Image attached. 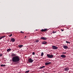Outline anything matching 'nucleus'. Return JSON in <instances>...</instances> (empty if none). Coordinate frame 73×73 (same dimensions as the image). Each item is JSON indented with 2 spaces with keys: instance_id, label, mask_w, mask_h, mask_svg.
I'll return each instance as SVG.
<instances>
[{
  "instance_id": "412c9836",
  "label": "nucleus",
  "mask_w": 73,
  "mask_h": 73,
  "mask_svg": "<svg viewBox=\"0 0 73 73\" xmlns=\"http://www.w3.org/2000/svg\"><path fill=\"white\" fill-rule=\"evenodd\" d=\"M36 42L37 43L38 42H39V40H36Z\"/></svg>"
},
{
  "instance_id": "c756f323",
  "label": "nucleus",
  "mask_w": 73,
  "mask_h": 73,
  "mask_svg": "<svg viewBox=\"0 0 73 73\" xmlns=\"http://www.w3.org/2000/svg\"><path fill=\"white\" fill-rule=\"evenodd\" d=\"M39 69H42V67H40L39 68Z\"/></svg>"
},
{
  "instance_id": "4be33fe9",
  "label": "nucleus",
  "mask_w": 73,
  "mask_h": 73,
  "mask_svg": "<svg viewBox=\"0 0 73 73\" xmlns=\"http://www.w3.org/2000/svg\"><path fill=\"white\" fill-rule=\"evenodd\" d=\"M56 31H54L52 32V33H53L54 34V33H56Z\"/></svg>"
},
{
  "instance_id": "4468645a",
  "label": "nucleus",
  "mask_w": 73,
  "mask_h": 73,
  "mask_svg": "<svg viewBox=\"0 0 73 73\" xmlns=\"http://www.w3.org/2000/svg\"><path fill=\"white\" fill-rule=\"evenodd\" d=\"M19 47V48H22L23 46V45H21L18 46Z\"/></svg>"
},
{
  "instance_id": "423d86ee",
  "label": "nucleus",
  "mask_w": 73,
  "mask_h": 73,
  "mask_svg": "<svg viewBox=\"0 0 73 73\" xmlns=\"http://www.w3.org/2000/svg\"><path fill=\"white\" fill-rule=\"evenodd\" d=\"M63 48H64V49H68V47L66 45L63 46Z\"/></svg>"
},
{
  "instance_id": "7ed1b4c3",
  "label": "nucleus",
  "mask_w": 73,
  "mask_h": 73,
  "mask_svg": "<svg viewBox=\"0 0 73 73\" xmlns=\"http://www.w3.org/2000/svg\"><path fill=\"white\" fill-rule=\"evenodd\" d=\"M28 61L29 63H32V62H33V60L32 59V58H30L29 59Z\"/></svg>"
},
{
  "instance_id": "9d476101",
  "label": "nucleus",
  "mask_w": 73,
  "mask_h": 73,
  "mask_svg": "<svg viewBox=\"0 0 73 73\" xmlns=\"http://www.w3.org/2000/svg\"><path fill=\"white\" fill-rule=\"evenodd\" d=\"M61 57H62V58H65L66 56L64 54H62L61 55Z\"/></svg>"
},
{
  "instance_id": "7c9ffc66",
  "label": "nucleus",
  "mask_w": 73,
  "mask_h": 73,
  "mask_svg": "<svg viewBox=\"0 0 73 73\" xmlns=\"http://www.w3.org/2000/svg\"><path fill=\"white\" fill-rule=\"evenodd\" d=\"M26 37H27V36H25V38H26Z\"/></svg>"
},
{
  "instance_id": "b1692460",
  "label": "nucleus",
  "mask_w": 73,
  "mask_h": 73,
  "mask_svg": "<svg viewBox=\"0 0 73 73\" xmlns=\"http://www.w3.org/2000/svg\"><path fill=\"white\" fill-rule=\"evenodd\" d=\"M35 54V52H33V55H34Z\"/></svg>"
},
{
  "instance_id": "bb28decb",
  "label": "nucleus",
  "mask_w": 73,
  "mask_h": 73,
  "mask_svg": "<svg viewBox=\"0 0 73 73\" xmlns=\"http://www.w3.org/2000/svg\"><path fill=\"white\" fill-rule=\"evenodd\" d=\"M61 31H62V32L63 31H64V29H61Z\"/></svg>"
},
{
  "instance_id": "f3484780",
  "label": "nucleus",
  "mask_w": 73,
  "mask_h": 73,
  "mask_svg": "<svg viewBox=\"0 0 73 73\" xmlns=\"http://www.w3.org/2000/svg\"><path fill=\"white\" fill-rule=\"evenodd\" d=\"M12 56H16V54H12Z\"/></svg>"
},
{
  "instance_id": "6ab92c4d",
  "label": "nucleus",
  "mask_w": 73,
  "mask_h": 73,
  "mask_svg": "<svg viewBox=\"0 0 73 73\" xmlns=\"http://www.w3.org/2000/svg\"><path fill=\"white\" fill-rule=\"evenodd\" d=\"M44 55V53L42 52L41 54V56H42Z\"/></svg>"
},
{
  "instance_id": "f257e3e1",
  "label": "nucleus",
  "mask_w": 73,
  "mask_h": 73,
  "mask_svg": "<svg viewBox=\"0 0 73 73\" xmlns=\"http://www.w3.org/2000/svg\"><path fill=\"white\" fill-rule=\"evenodd\" d=\"M20 56H15L12 58V61L13 62H15V64L18 63L20 61Z\"/></svg>"
},
{
  "instance_id": "20e7f679",
  "label": "nucleus",
  "mask_w": 73,
  "mask_h": 73,
  "mask_svg": "<svg viewBox=\"0 0 73 73\" xmlns=\"http://www.w3.org/2000/svg\"><path fill=\"white\" fill-rule=\"evenodd\" d=\"M52 49L56 50L57 49H58V47L55 46H52Z\"/></svg>"
},
{
  "instance_id": "393cba45",
  "label": "nucleus",
  "mask_w": 73,
  "mask_h": 73,
  "mask_svg": "<svg viewBox=\"0 0 73 73\" xmlns=\"http://www.w3.org/2000/svg\"><path fill=\"white\" fill-rule=\"evenodd\" d=\"M3 56V54H0V57H1V56Z\"/></svg>"
},
{
  "instance_id": "5701e85b",
  "label": "nucleus",
  "mask_w": 73,
  "mask_h": 73,
  "mask_svg": "<svg viewBox=\"0 0 73 73\" xmlns=\"http://www.w3.org/2000/svg\"><path fill=\"white\" fill-rule=\"evenodd\" d=\"M66 52H62V54H66Z\"/></svg>"
},
{
  "instance_id": "a878e982",
  "label": "nucleus",
  "mask_w": 73,
  "mask_h": 73,
  "mask_svg": "<svg viewBox=\"0 0 73 73\" xmlns=\"http://www.w3.org/2000/svg\"><path fill=\"white\" fill-rule=\"evenodd\" d=\"M41 67H42V68H45V66H42Z\"/></svg>"
},
{
  "instance_id": "c85d7f7f",
  "label": "nucleus",
  "mask_w": 73,
  "mask_h": 73,
  "mask_svg": "<svg viewBox=\"0 0 73 73\" xmlns=\"http://www.w3.org/2000/svg\"><path fill=\"white\" fill-rule=\"evenodd\" d=\"M21 33H24V32H23L22 31H21Z\"/></svg>"
},
{
  "instance_id": "cd10ccee",
  "label": "nucleus",
  "mask_w": 73,
  "mask_h": 73,
  "mask_svg": "<svg viewBox=\"0 0 73 73\" xmlns=\"http://www.w3.org/2000/svg\"><path fill=\"white\" fill-rule=\"evenodd\" d=\"M12 36V34H11V35H9V37H11V36Z\"/></svg>"
},
{
  "instance_id": "dca6fc26",
  "label": "nucleus",
  "mask_w": 73,
  "mask_h": 73,
  "mask_svg": "<svg viewBox=\"0 0 73 73\" xmlns=\"http://www.w3.org/2000/svg\"><path fill=\"white\" fill-rule=\"evenodd\" d=\"M11 48H9L7 50V52H10V51H11Z\"/></svg>"
},
{
  "instance_id": "6e6552de",
  "label": "nucleus",
  "mask_w": 73,
  "mask_h": 73,
  "mask_svg": "<svg viewBox=\"0 0 73 73\" xmlns=\"http://www.w3.org/2000/svg\"><path fill=\"white\" fill-rule=\"evenodd\" d=\"M52 64V62H46L45 63V65H49V64Z\"/></svg>"
},
{
  "instance_id": "2f4dec72",
  "label": "nucleus",
  "mask_w": 73,
  "mask_h": 73,
  "mask_svg": "<svg viewBox=\"0 0 73 73\" xmlns=\"http://www.w3.org/2000/svg\"><path fill=\"white\" fill-rule=\"evenodd\" d=\"M38 30H36L35 31H37Z\"/></svg>"
},
{
  "instance_id": "39448f33",
  "label": "nucleus",
  "mask_w": 73,
  "mask_h": 73,
  "mask_svg": "<svg viewBox=\"0 0 73 73\" xmlns=\"http://www.w3.org/2000/svg\"><path fill=\"white\" fill-rule=\"evenodd\" d=\"M48 31V29H42L41 30V32H46Z\"/></svg>"
},
{
  "instance_id": "f8f14e48",
  "label": "nucleus",
  "mask_w": 73,
  "mask_h": 73,
  "mask_svg": "<svg viewBox=\"0 0 73 73\" xmlns=\"http://www.w3.org/2000/svg\"><path fill=\"white\" fill-rule=\"evenodd\" d=\"M42 44H47V42H46V41L43 42H42Z\"/></svg>"
},
{
  "instance_id": "f03ea898",
  "label": "nucleus",
  "mask_w": 73,
  "mask_h": 73,
  "mask_svg": "<svg viewBox=\"0 0 73 73\" xmlns=\"http://www.w3.org/2000/svg\"><path fill=\"white\" fill-rule=\"evenodd\" d=\"M47 56L48 58H53V55L52 54L50 55L49 54H47Z\"/></svg>"
},
{
  "instance_id": "2eb2a0df",
  "label": "nucleus",
  "mask_w": 73,
  "mask_h": 73,
  "mask_svg": "<svg viewBox=\"0 0 73 73\" xmlns=\"http://www.w3.org/2000/svg\"><path fill=\"white\" fill-rule=\"evenodd\" d=\"M5 37V36H3L2 37H0V40H1V39H2L3 38H4V37Z\"/></svg>"
},
{
  "instance_id": "0eeeda50",
  "label": "nucleus",
  "mask_w": 73,
  "mask_h": 73,
  "mask_svg": "<svg viewBox=\"0 0 73 73\" xmlns=\"http://www.w3.org/2000/svg\"><path fill=\"white\" fill-rule=\"evenodd\" d=\"M11 40L12 42H15V39L14 38H11Z\"/></svg>"
},
{
  "instance_id": "9b49d317",
  "label": "nucleus",
  "mask_w": 73,
  "mask_h": 73,
  "mask_svg": "<svg viewBox=\"0 0 73 73\" xmlns=\"http://www.w3.org/2000/svg\"><path fill=\"white\" fill-rule=\"evenodd\" d=\"M69 69V68L68 67H66L64 69V70L65 71H68Z\"/></svg>"
},
{
  "instance_id": "ddd939ff",
  "label": "nucleus",
  "mask_w": 73,
  "mask_h": 73,
  "mask_svg": "<svg viewBox=\"0 0 73 73\" xmlns=\"http://www.w3.org/2000/svg\"><path fill=\"white\" fill-rule=\"evenodd\" d=\"M6 66V65L5 64H1V66L3 67H5V66Z\"/></svg>"
},
{
  "instance_id": "1a4fd4ad",
  "label": "nucleus",
  "mask_w": 73,
  "mask_h": 73,
  "mask_svg": "<svg viewBox=\"0 0 73 73\" xmlns=\"http://www.w3.org/2000/svg\"><path fill=\"white\" fill-rule=\"evenodd\" d=\"M40 39H42L43 40H46L47 39L46 38H45L44 37H42L40 38Z\"/></svg>"
},
{
  "instance_id": "a211bd4d",
  "label": "nucleus",
  "mask_w": 73,
  "mask_h": 73,
  "mask_svg": "<svg viewBox=\"0 0 73 73\" xmlns=\"http://www.w3.org/2000/svg\"><path fill=\"white\" fill-rule=\"evenodd\" d=\"M29 72H30V70H28V71H27L25 72V73H29Z\"/></svg>"
},
{
  "instance_id": "aec40b11",
  "label": "nucleus",
  "mask_w": 73,
  "mask_h": 73,
  "mask_svg": "<svg viewBox=\"0 0 73 73\" xmlns=\"http://www.w3.org/2000/svg\"><path fill=\"white\" fill-rule=\"evenodd\" d=\"M66 43H68V44H70V42H68V41H66Z\"/></svg>"
}]
</instances>
